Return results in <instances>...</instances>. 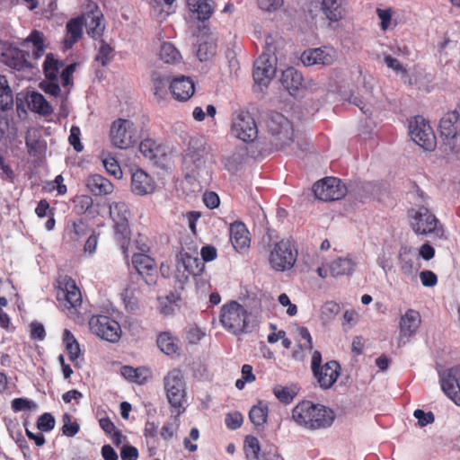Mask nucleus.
I'll list each match as a JSON object with an SVG mask.
<instances>
[{
  "mask_svg": "<svg viewBox=\"0 0 460 460\" xmlns=\"http://www.w3.org/2000/svg\"><path fill=\"white\" fill-rule=\"evenodd\" d=\"M292 418L299 426L317 430L331 427L335 420V413L323 404L303 401L292 410Z\"/></svg>",
  "mask_w": 460,
  "mask_h": 460,
  "instance_id": "f257e3e1",
  "label": "nucleus"
},
{
  "mask_svg": "<svg viewBox=\"0 0 460 460\" xmlns=\"http://www.w3.org/2000/svg\"><path fill=\"white\" fill-rule=\"evenodd\" d=\"M218 318L223 328L234 335L250 332L255 326L252 314L234 300L223 305Z\"/></svg>",
  "mask_w": 460,
  "mask_h": 460,
  "instance_id": "f03ea898",
  "label": "nucleus"
},
{
  "mask_svg": "<svg viewBox=\"0 0 460 460\" xmlns=\"http://www.w3.org/2000/svg\"><path fill=\"white\" fill-rule=\"evenodd\" d=\"M129 216L130 212L125 202H113L110 205V217L114 223L115 238L126 259L128 258V246L131 239Z\"/></svg>",
  "mask_w": 460,
  "mask_h": 460,
  "instance_id": "7ed1b4c3",
  "label": "nucleus"
},
{
  "mask_svg": "<svg viewBox=\"0 0 460 460\" xmlns=\"http://www.w3.org/2000/svg\"><path fill=\"white\" fill-rule=\"evenodd\" d=\"M297 255L296 242L290 238L281 239L273 244L269 263L276 271H287L294 267Z\"/></svg>",
  "mask_w": 460,
  "mask_h": 460,
  "instance_id": "20e7f679",
  "label": "nucleus"
},
{
  "mask_svg": "<svg viewBox=\"0 0 460 460\" xmlns=\"http://www.w3.org/2000/svg\"><path fill=\"white\" fill-rule=\"evenodd\" d=\"M164 388L169 404L180 410L183 407L187 398L186 382L182 371L179 368L170 370L164 377ZM182 411H178L180 415Z\"/></svg>",
  "mask_w": 460,
  "mask_h": 460,
  "instance_id": "39448f33",
  "label": "nucleus"
},
{
  "mask_svg": "<svg viewBox=\"0 0 460 460\" xmlns=\"http://www.w3.org/2000/svg\"><path fill=\"white\" fill-rule=\"evenodd\" d=\"M271 135L270 143L277 150H283L294 142L293 125L283 114L272 113L267 121Z\"/></svg>",
  "mask_w": 460,
  "mask_h": 460,
  "instance_id": "423d86ee",
  "label": "nucleus"
},
{
  "mask_svg": "<svg viewBox=\"0 0 460 460\" xmlns=\"http://www.w3.org/2000/svg\"><path fill=\"white\" fill-rule=\"evenodd\" d=\"M443 143L460 160V110L447 112L439 121Z\"/></svg>",
  "mask_w": 460,
  "mask_h": 460,
  "instance_id": "0eeeda50",
  "label": "nucleus"
},
{
  "mask_svg": "<svg viewBox=\"0 0 460 460\" xmlns=\"http://www.w3.org/2000/svg\"><path fill=\"white\" fill-rule=\"evenodd\" d=\"M109 137L111 145L119 149H128L137 142L136 127L127 119H115L111 125Z\"/></svg>",
  "mask_w": 460,
  "mask_h": 460,
  "instance_id": "6e6552de",
  "label": "nucleus"
},
{
  "mask_svg": "<svg viewBox=\"0 0 460 460\" xmlns=\"http://www.w3.org/2000/svg\"><path fill=\"white\" fill-rule=\"evenodd\" d=\"M89 328L93 334L111 343L118 342L122 334L120 324L103 314L93 315L89 320Z\"/></svg>",
  "mask_w": 460,
  "mask_h": 460,
  "instance_id": "1a4fd4ad",
  "label": "nucleus"
},
{
  "mask_svg": "<svg viewBox=\"0 0 460 460\" xmlns=\"http://www.w3.org/2000/svg\"><path fill=\"white\" fill-rule=\"evenodd\" d=\"M231 131L243 142L249 143L258 137V128L251 113L245 111H235L232 118Z\"/></svg>",
  "mask_w": 460,
  "mask_h": 460,
  "instance_id": "9d476101",
  "label": "nucleus"
},
{
  "mask_svg": "<svg viewBox=\"0 0 460 460\" xmlns=\"http://www.w3.org/2000/svg\"><path fill=\"white\" fill-rule=\"evenodd\" d=\"M410 136L420 147L432 151L436 147V136L429 122L421 116L414 117L410 122Z\"/></svg>",
  "mask_w": 460,
  "mask_h": 460,
  "instance_id": "9b49d317",
  "label": "nucleus"
},
{
  "mask_svg": "<svg viewBox=\"0 0 460 460\" xmlns=\"http://www.w3.org/2000/svg\"><path fill=\"white\" fill-rule=\"evenodd\" d=\"M411 213V227L417 234H442L441 227H438L439 221L429 208L420 207L418 209H412Z\"/></svg>",
  "mask_w": 460,
  "mask_h": 460,
  "instance_id": "f8f14e48",
  "label": "nucleus"
},
{
  "mask_svg": "<svg viewBox=\"0 0 460 460\" xmlns=\"http://www.w3.org/2000/svg\"><path fill=\"white\" fill-rule=\"evenodd\" d=\"M313 191L320 200L333 201L342 199L347 193V188L340 179L326 177L314 184Z\"/></svg>",
  "mask_w": 460,
  "mask_h": 460,
  "instance_id": "ddd939ff",
  "label": "nucleus"
},
{
  "mask_svg": "<svg viewBox=\"0 0 460 460\" xmlns=\"http://www.w3.org/2000/svg\"><path fill=\"white\" fill-rule=\"evenodd\" d=\"M276 73V58L263 52L254 62L253 80L255 84L266 87Z\"/></svg>",
  "mask_w": 460,
  "mask_h": 460,
  "instance_id": "4468645a",
  "label": "nucleus"
},
{
  "mask_svg": "<svg viewBox=\"0 0 460 460\" xmlns=\"http://www.w3.org/2000/svg\"><path fill=\"white\" fill-rule=\"evenodd\" d=\"M439 377L443 392L456 405H460V366L444 370L440 373Z\"/></svg>",
  "mask_w": 460,
  "mask_h": 460,
  "instance_id": "2eb2a0df",
  "label": "nucleus"
},
{
  "mask_svg": "<svg viewBox=\"0 0 460 460\" xmlns=\"http://www.w3.org/2000/svg\"><path fill=\"white\" fill-rule=\"evenodd\" d=\"M132 265L148 286L155 284L157 266L153 258L144 253H135L132 256Z\"/></svg>",
  "mask_w": 460,
  "mask_h": 460,
  "instance_id": "dca6fc26",
  "label": "nucleus"
},
{
  "mask_svg": "<svg viewBox=\"0 0 460 460\" xmlns=\"http://www.w3.org/2000/svg\"><path fill=\"white\" fill-rule=\"evenodd\" d=\"M335 60V50L331 48L323 47L311 49L304 51L301 55V61L305 66H331Z\"/></svg>",
  "mask_w": 460,
  "mask_h": 460,
  "instance_id": "f3484780",
  "label": "nucleus"
},
{
  "mask_svg": "<svg viewBox=\"0 0 460 460\" xmlns=\"http://www.w3.org/2000/svg\"><path fill=\"white\" fill-rule=\"evenodd\" d=\"M313 374L319 386L326 390L336 383L341 375V366L336 360H331L314 370Z\"/></svg>",
  "mask_w": 460,
  "mask_h": 460,
  "instance_id": "a211bd4d",
  "label": "nucleus"
},
{
  "mask_svg": "<svg viewBox=\"0 0 460 460\" xmlns=\"http://www.w3.org/2000/svg\"><path fill=\"white\" fill-rule=\"evenodd\" d=\"M59 290L58 299H64L71 308H76L82 305L81 291L75 284V281L68 276H65L59 281Z\"/></svg>",
  "mask_w": 460,
  "mask_h": 460,
  "instance_id": "6ab92c4d",
  "label": "nucleus"
},
{
  "mask_svg": "<svg viewBox=\"0 0 460 460\" xmlns=\"http://www.w3.org/2000/svg\"><path fill=\"white\" fill-rule=\"evenodd\" d=\"M155 180L142 169H137L132 172L130 189L132 193L137 196L152 194L155 190Z\"/></svg>",
  "mask_w": 460,
  "mask_h": 460,
  "instance_id": "aec40b11",
  "label": "nucleus"
},
{
  "mask_svg": "<svg viewBox=\"0 0 460 460\" xmlns=\"http://www.w3.org/2000/svg\"><path fill=\"white\" fill-rule=\"evenodd\" d=\"M84 20V26L86 29V33L93 39H99L102 36L105 29L104 19L102 13L97 6L94 9L80 15Z\"/></svg>",
  "mask_w": 460,
  "mask_h": 460,
  "instance_id": "412c9836",
  "label": "nucleus"
},
{
  "mask_svg": "<svg viewBox=\"0 0 460 460\" xmlns=\"http://www.w3.org/2000/svg\"><path fill=\"white\" fill-rule=\"evenodd\" d=\"M421 323V317L418 311L408 309L403 315H402L399 328V345L402 342L404 338L409 339L415 335ZM405 343V341H403Z\"/></svg>",
  "mask_w": 460,
  "mask_h": 460,
  "instance_id": "4be33fe9",
  "label": "nucleus"
},
{
  "mask_svg": "<svg viewBox=\"0 0 460 460\" xmlns=\"http://www.w3.org/2000/svg\"><path fill=\"white\" fill-rule=\"evenodd\" d=\"M414 249L408 245H402L398 253V265L401 272L411 279L416 278L419 267L414 261Z\"/></svg>",
  "mask_w": 460,
  "mask_h": 460,
  "instance_id": "5701e85b",
  "label": "nucleus"
},
{
  "mask_svg": "<svg viewBox=\"0 0 460 460\" xmlns=\"http://www.w3.org/2000/svg\"><path fill=\"white\" fill-rule=\"evenodd\" d=\"M169 89L176 100L185 102L194 94L195 85L190 77L180 75L171 81Z\"/></svg>",
  "mask_w": 460,
  "mask_h": 460,
  "instance_id": "b1692460",
  "label": "nucleus"
},
{
  "mask_svg": "<svg viewBox=\"0 0 460 460\" xmlns=\"http://www.w3.org/2000/svg\"><path fill=\"white\" fill-rule=\"evenodd\" d=\"M28 56V52L11 46L2 53V61L12 69L22 71L31 66L27 59Z\"/></svg>",
  "mask_w": 460,
  "mask_h": 460,
  "instance_id": "393cba45",
  "label": "nucleus"
},
{
  "mask_svg": "<svg viewBox=\"0 0 460 460\" xmlns=\"http://www.w3.org/2000/svg\"><path fill=\"white\" fill-rule=\"evenodd\" d=\"M230 241L238 252H244L250 247L249 231L242 222L235 221L230 225Z\"/></svg>",
  "mask_w": 460,
  "mask_h": 460,
  "instance_id": "a878e982",
  "label": "nucleus"
},
{
  "mask_svg": "<svg viewBox=\"0 0 460 460\" xmlns=\"http://www.w3.org/2000/svg\"><path fill=\"white\" fill-rule=\"evenodd\" d=\"M281 83L289 94L295 97L305 88L302 74L294 67H288L282 72Z\"/></svg>",
  "mask_w": 460,
  "mask_h": 460,
  "instance_id": "bb28decb",
  "label": "nucleus"
},
{
  "mask_svg": "<svg viewBox=\"0 0 460 460\" xmlns=\"http://www.w3.org/2000/svg\"><path fill=\"white\" fill-rule=\"evenodd\" d=\"M85 186L89 192L94 196H106L113 192L114 185L101 174H90L85 179Z\"/></svg>",
  "mask_w": 460,
  "mask_h": 460,
  "instance_id": "cd10ccee",
  "label": "nucleus"
},
{
  "mask_svg": "<svg viewBox=\"0 0 460 460\" xmlns=\"http://www.w3.org/2000/svg\"><path fill=\"white\" fill-rule=\"evenodd\" d=\"M84 20L81 16L68 21L66 26V34L64 39V48L66 49H71L83 35Z\"/></svg>",
  "mask_w": 460,
  "mask_h": 460,
  "instance_id": "c85d7f7f",
  "label": "nucleus"
},
{
  "mask_svg": "<svg viewBox=\"0 0 460 460\" xmlns=\"http://www.w3.org/2000/svg\"><path fill=\"white\" fill-rule=\"evenodd\" d=\"M157 346L164 354L168 356L180 355L181 348L179 346V341L169 332H161L158 335Z\"/></svg>",
  "mask_w": 460,
  "mask_h": 460,
  "instance_id": "c756f323",
  "label": "nucleus"
},
{
  "mask_svg": "<svg viewBox=\"0 0 460 460\" xmlns=\"http://www.w3.org/2000/svg\"><path fill=\"white\" fill-rule=\"evenodd\" d=\"M190 11L196 15L199 21H205L210 18L214 7L211 0H187Z\"/></svg>",
  "mask_w": 460,
  "mask_h": 460,
  "instance_id": "7c9ffc66",
  "label": "nucleus"
},
{
  "mask_svg": "<svg viewBox=\"0 0 460 460\" xmlns=\"http://www.w3.org/2000/svg\"><path fill=\"white\" fill-rule=\"evenodd\" d=\"M29 107L32 111L44 116L50 115L53 112V109L49 102L38 92H33L31 94Z\"/></svg>",
  "mask_w": 460,
  "mask_h": 460,
  "instance_id": "2f4dec72",
  "label": "nucleus"
},
{
  "mask_svg": "<svg viewBox=\"0 0 460 460\" xmlns=\"http://www.w3.org/2000/svg\"><path fill=\"white\" fill-rule=\"evenodd\" d=\"M159 58L166 64L181 63L182 57L177 48L171 42H163L160 47Z\"/></svg>",
  "mask_w": 460,
  "mask_h": 460,
  "instance_id": "473e14b6",
  "label": "nucleus"
},
{
  "mask_svg": "<svg viewBox=\"0 0 460 460\" xmlns=\"http://www.w3.org/2000/svg\"><path fill=\"white\" fill-rule=\"evenodd\" d=\"M31 43L33 48V56L35 58H41L46 49L44 34L38 31L33 30L30 35L23 40V45Z\"/></svg>",
  "mask_w": 460,
  "mask_h": 460,
  "instance_id": "72a5a7b5",
  "label": "nucleus"
},
{
  "mask_svg": "<svg viewBox=\"0 0 460 460\" xmlns=\"http://www.w3.org/2000/svg\"><path fill=\"white\" fill-rule=\"evenodd\" d=\"M180 267H183L184 272L187 273L186 278L190 275L199 276L204 270V262L199 259L198 257H192L190 255L185 254L181 258V263L179 265Z\"/></svg>",
  "mask_w": 460,
  "mask_h": 460,
  "instance_id": "f704fd0d",
  "label": "nucleus"
},
{
  "mask_svg": "<svg viewBox=\"0 0 460 460\" xmlns=\"http://www.w3.org/2000/svg\"><path fill=\"white\" fill-rule=\"evenodd\" d=\"M13 95L5 75H0V110L8 111L13 108Z\"/></svg>",
  "mask_w": 460,
  "mask_h": 460,
  "instance_id": "c9c22d12",
  "label": "nucleus"
},
{
  "mask_svg": "<svg viewBox=\"0 0 460 460\" xmlns=\"http://www.w3.org/2000/svg\"><path fill=\"white\" fill-rule=\"evenodd\" d=\"M322 10L330 22H338L343 16V9L339 0H323Z\"/></svg>",
  "mask_w": 460,
  "mask_h": 460,
  "instance_id": "e433bc0d",
  "label": "nucleus"
},
{
  "mask_svg": "<svg viewBox=\"0 0 460 460\" xmlns=\"http://www.w3.org/2000/svg\"><path fill=\"white\" fill-rule=\"evenodd\" d=\"M63 342L66 347V351L68 355L69 359L75 362L81 354V349L78 341L75 338L74 334L67 329L64 330L63 332Z\"/></svg>",
  "mask_w": 460,
  "mask_h": 460,
  "instance_id": "4c0bfd02",
  "label": "nucleus"
},
{
  "mask_svg": "<svg viewBox=\"0 0 460 460\" xmlns=\"http://www.w3.org/2000/svg\"><path fill=\"white\" fill-rule=\"evenodd\" d=\"M121 375L128 381L143 385L147 380V370L144 367H133L124 366L121 367Z\"/></svg>",
  "mask_w": 460,
  "mask_h": 460,
  "instance_id": "58836bf2",
  "label": "nucleus"
},
{
  "mask_svg": "<svg viewBox=\"0 0 460 460\" xmlns=\"http://www.w3.org/2000/svg\"><path fill=\"white\" fill-rule=\"evenodd\" d=\"M62 64L54 58L52 53L46 56L43 63V72L47 79L51 81L58 80V74Z\"/></svg>",
  "mask_w": 460,
  "mask_h": 460,
  "instance_id": "ea45409f",
  "label": "nucleus"
},
{
  "mask_svg": "<svg viewBox=\"0 0 460 460\" xmlns=\"http://www.w3.org/2000/svg\"><path fill=\"white\" fill-rule=\"evenodd\" d=\"M376 13L380 20L381 31H386L388 30H393L397 26V22L394 19H393V8H376Z\"/></svg>",
  "mask_w": 460,
  "mask_h": 460,
  "instance_id": "a19ab883",
  "label": "nucleus"
},
{
  "mask_svg": "<svg viewBox=\"0 0 460 460\" xmlns=\"http://www.w3.org/2000/svg\"><path fill=\"white\" fill-rule=\"evenodd\" d=\"M249 418L255 426L263 425L268 418V406L262 402L253 405L249 411Z\"/></svg>",
  "mask_w": 460,
  "mask_h": 460,
  "instance_id": "79ce46f5",
  "label": "nucleus"
},
{
  "mask_svg": "<svg viewBox=\"0 0 460 460\" xmlns=\"http://www.w3.org/2000/svg\"><path fill=\"white\" fill-rule=\"evenodd\" d=\"M170 79L165 76H162L158 74L153 75V89H154V94L159 99L163 100L164 99L167 94V87L168 84L170 85Z\"/></svg>",
  "mask_w": 460,
  "mask_h": 460,
  "instance_id": "37998d69",
  "label": "nucleus"
},
{
  "mask_svg": "<svg viewBox=\"0 0 460 460\" xmlns=\"http://www.w3.org/2000/svg\"><path fill=\"white\" fill-rule=\"evenodd\" d=\"M354 270V263L350 259L339 258L331 264L332 275H348Z\"/></svg>",
  "mask_w": 460,
  "mask_h": 460,
  "instance_id": "c03bdc74",
  "label": "nucleus"
},
{
  "mask_svg": "<svg viewBox=\"0 0 460 460\" xmlns=\"http://www.w3.org/2000/svg\"><path fill=\"white\" fill-rule=\"evenodd\" d=\"M139 150L146 158L155 160L158 156L159 146L155 140L146 138L140 142Z\"/></svg>",
  "mask_w": 460,
  "mask_h": 460,
  "instance_id": "a18cd8bd",
  "label": "nucleus"
},
{
  "mask_svg": "<svg viewBox=\"0 0 460 460\" xmlns=\"http://www.w3.org/2000/svg\"><path fill=\"white\" fill-rule=\"evenodd\" d=\"M216 52L217 44L213 40H206L199 44L197 57L201 62H203L215 56Z\"/></svg>",
  "mask_w": 460,
  "mask_h": 460,
  "instance_id": "49530a36",
  "label": "nucleus"
},
{
  "mask_svg": "<svg viewBox=\"0 0 460 460\" xmlns=\"http://www.w3.org/2000/svg\"><path fill=\"white\" fill-rule=\"evenodd\" d=\"M4 422L6 425V428L8 431L10 432L11 437L15 441L16 445L19 447V448L22 451L24 457L27 456V453H30V447L22 436V432H17L14 436L13 433V429L16 426L15 423H13L11 420L7 421L6 419H4Z\"/></svg>",
  "mask_w": 460,
  "mask_h": 460,
  "instance_id": "de8ad7c7",
  "label": "nucleus"
},
{
  "mask_svg": "<svg viewBox=\"0 0 460 460\" xmlns=\"http://www.w3.org/2000/svg\"><path fill=\"white\" fill-rule=\"evenodd\" d=\"M66 229L70 234L71 240L77 241L86 234L87 226L82 219H79L72 221L71 225H68Z\"/></svg>",
  "mask_w": 460,
  "mask_h": 460,
  "instance_id": "09e8293b",
  "label": "nucleus"
},
{
  "mask_svg": "<svg viewBox=\"0 0 460 460\" xmlns=\"http://www.w3.org/2000/svg\"><path fill=\"white\" fill-rule=\"evenodd\" d=\"M63 427H62V433L68 437L72 438L75 436L80 429L79 424L75 420H72V416L68 413H65L63 415Z\"/></svg>",
  "mask_w": 460,
  "mask_h": 460,
  "instance_id": "8fccbe9b",
  "label": "nucleus"
},
{
  "mask_svg": "<svg viewBox=\"0 0 460 460\" xmlns=\"http://www.w3.org/2000/svg\"><path fill=\"white\" fill-rule=\"evenodd\" d=\"M11 408L14 412L33 411L36 410L37 404L28 398L19 397L11 402Z\"/></svg>",
  "mask_w": 460,
  "mask_h": 460,
  "instance_id": "3c124183",
  "label": "nucleus"
},
{
  "mask_svg": "<svg viewBox=\"0 0 460 460\" xmlns=\"http://www.w3.org/2000/svg\"><path fill=\"white\" fill-rule=\"evenodd\" d=\"M103 166L108 173L116 179L122 177V170L118 161L113 156H107L102 160Z\"/></svg>",
  "mask_w": 460,
  "mask_h": 460,
  "instance_id": "603ef678",
  "label": "nucleus"
},
{
  "mask_svg": "<svg viewBox=\"0 0 460 460\" xmlns=\"http://www.w3.org/2000/svg\"><path fill=\"white\" fill-rule=\"evenodd\" d=\"M112 58V48L109 44L102 40L98 54L96 56V60L99 61L103 66H105L111 61Z\"/></svg>",
  "mask_w": 460,
  "mask_h": 460,
  "instance_id": "864d4df0",
  "label": "nucleus"
},
{
  "mask_svg": "<svg viewBox=\"0 0 460 460\" xmlns=\"http://www.w3.org/2000/svg\"><path fill=\"white\" fill-rule=\"evenodd\" d=\"M297 331L300 337L298 347L303 351H311L313 349V341L308 329L306 327H299Z\"/></svg>",
  "mask_w": 460,
  "mask_h": 460,
  "instance_id": "5fc2aeb1",
  "label": "nucleus"
},
{
  "mask_svg": "<svg viewBox=\"0 0 460 460\" xmlns=\"http://www.w3.org/2000/svg\"><path fill=\"white\" fill-rule=\"evenodd\" d=\"M260 449L259 440L255 437H247L245 438L244 450L247 457L252 455L253 458L258 459Z\"/></svg>",
  "mask_w": 460,
  "mask_h": 460,
  "instance_id": "6e6d98bb",
  "label": "nucleus"
},
{
  "mask_svg": "<svg viewBox=\"0 0 460 460\" xmlns=\"http://www.w3.org/2000/svg\"><path fill=\"white\" fill-rule=\"evenodd\" d=\"M55 427V419L50 413H43L37 420V428L42 432H49Z\"/></svg>",
  "mask_w": 460,
  "mask_h": 460,
  "instance_id": "4d7b16f0",
  "label": "nucleus"
},
{
  "mask_svg": "<svg viewBox=\"0 0 460 460\" xmlns=\"http://www.w3.org/2000/svg\"><path fill=\"white\" fill-rule=\"evenodd\" d=\"M273 394L281 402L284 403H290L294 398V394L290 389L280 385H278L273 388Z\"/></svg>",
  "mask_w": 460,
  "mask_h": 460,
  "instance_id": "13d9d810",
  "label": "nucleus"
},
{
  "mask_svg": "<svg viewBox=\"0 0 460 460\" xmlns=\"http://www.w3.org/2000/svg\"><path fill=\"white\" fill-rule=\"evenodd\" d=\"M75 208L79 214L88 211L93 204V199L88 195H81L75 199Z\"/></svg>",
  "mask_w": 460,
  "mask_h": 460,
  "instance_id": "bf43d9fd",
  "label": "nucleus"
},
{
  "mask_svg": "<svg viewBox=\"0 0 460 460\" xmlns=\"http://www.w3.org/2000/svg\"><path fill=\"white\" fill-rule=\"evenodd\" d=\"M81 130L77 126H72L70 128V135L68 137L69 144L74 147L76 152H81L84 146L80 141Z\"/></svg>",
  "mask_w": 460,
  "mask_h": 460,
  "instance_id": "052dcab7",
  "label": "nucleus"
},
{
  "mask_svg": "<svg viewBox=\"0 0 460 460\" xmlns=\"http://www.w3.org/2000/svg\"><path fill=\"white\" fill-rule=\"evenodd\" d=\"M243 415L238 411H234L226 414L225 422L229 429H237L243 424Z\"/></svg>",
  "mask_w": 460,
  "mask_h": 460,
  "instance_id": "680f3d73",
  "label": "nucleus"
},
{
  "mask_svg": "<svg viewBox=\"0 0 460 460\" xmlns=\"http://www.w3.org/2000/svg\"><path fill=\"white\" fill-rule=\"evenodd\" d=\"M341 311V306L338 303L334 301H327L323 306H322V315L325 319H332L335 315H337Z\"/></svg>",
  "mask_w": 460,
  "mask_h": 460,
  "instance_id": "e2e57ef3",
  "label": "nucleus"
},
{
  "mask_svg": "<svg viewBox=\"0 0 460 460\" xmlns=\"http://www.w3.org/2000/svg\"><path fill=\"white\" fill-rule=\"evenodd\" d=\"M413 416L418 420V422L421 427L431 424L435 420V416L431 411L425 412L420 409L414 411Z\"/></svg>",
  "mask_w": 460,
  "mask_h": 460,
  "instance_id": "0e129e2a",
  "label": "nucleus"
},
{
  "mask_svg": "<svg viewBox=\"0 0 460 460\" xmlns=\"http://www.w3.org/2000/svg\"><path fill=\"white\" fill-rule=\"evenodd\" d=\"M420 279L421 281V284L424 287L431 288L437 285L438 283V277L437 275L429 270H422L420 273Z\"/></svg>",
  "mask_w": 460,
  "mask_h": 460,
  "instance_id": "69168bd1",
  "label": "nucleus"
},
{
  "mask_svg": "<svg viewBox=\"0 0 460 460\" xmlns=\"http://www.w3.org/2000/svg\"><path fill=\"white\" fill-rule=\"evenodd\" d=\"M205 336V333L199 327H190L186 331V341L190 344H197Z\"/></svg>",
  "mask_w": 460,
  "mask_h": 460,
  "instance_id": "338daca9",
  "label": "nucleus"
},
{
  "mask_svg": "<svg viewBox=\"0 0 460 460\" xmlns=\"http://www.w3.org/2000/svg\"><path fill=\"white\" fill-rule=\"evenodd\" d=\"M138 456V450L134 446L125 445L121 447L120 457L122 460H137Z\"/></svg>",
  "mask_w": 460,
  "mask_h": 460,
  "instance_id": "774afa93",
  "label": "nucleus"
}]
</instances>
